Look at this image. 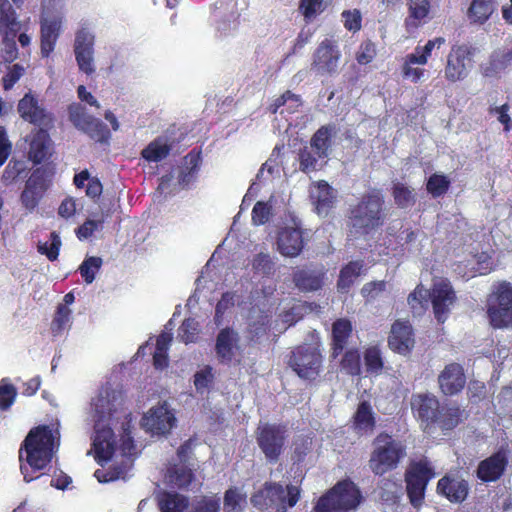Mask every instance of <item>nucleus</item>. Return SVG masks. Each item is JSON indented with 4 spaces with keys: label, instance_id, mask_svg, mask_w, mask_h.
I'll list each match as a JSON object with an SVG mask.
<instances>
[{
    "label": "nucleus",
    "instance_id": "f257e3e1",
    "mask_svg": "<svg viewBox=\"0 0 512 512\" xmlns=\"http://www.w3.org/2000/svg\"><path fill=\"white\" fill-rule=\"evenodd\" d=\"M387 220L384 195L373 188L364 193L349 210L348 224L354 236H367L381 229Z\"/></svg>",
    "mask_w": 512,
    "mask_h": 512
},
{
    "label": "nucleus",
    "instance_id": "f03ea898",
    "mask_svg": "<svg viewBox=\"0 0 512 512\" xmlns=\"http://www.w3.org/2000/svg\"><path fill=\"white\" fill-rule=\"evenodd\" d=\"M301 497V488L296 485H286L280 482L267 481L262 488L251 496L254 507L265 512H287L294 507Z\"/></svg>",
    "mask_w": 512,
    "mask_h": 512
},
{
    "label": "nucleus",
    "instance_id": "7ed1b4c3",
    "mask_svg": "<svg viewBox=\"0 0 512 512\" xmlns=\"http://www.w3.org/2000/svg\"><path fill=\"white\" fill-rule=\"evenodd\" d=\"M363 501L360 488L351 479H343L319 497L313 511L356 512Z\"/></svg>",
    "mask_w": 512,
    "mask_h": 512
},
{
    "label": "nucleus",
    "instance_id": "20e7f679",
    "mask_svg": "<svg viewBox=\"0 0 512 512\" xmlns=\"http://www.w3.org/2000/svg\"><path fill=\"white\" fill-rule=\"evenodd\" d=\"M54 441L53 431L48 425H39L32 428L21 445L20 460H22V453L25 451L29 466L34 470H43L52 460Z\"/></svg>",
    "mask_w": 512,
    "mask_h": 512
},
{
    "label": "nucleus",
    "instance_id": "39448f33",
    "mask_svg": "<svg viewBox=\"0 0 512 512\" xmlns=\"http://www.w3.org/2000/svg\"><path fill=\"white\" fill-rule=\"evenodd\" d=\"M375 444L369 459V467L375 475L382 476L396 469L406 455V447L389 434L380 433Z\"/></svg>",
    "mask_w": 512,
    "mask_h": 512
},
{
    "label": "nucleus",
    "instance_id": "423d86ee",
    "mask_svg": "<svg viewBox=\"0 0 512 512\" xmlns=\"http://www.w3.org/2000/svg\"><path fill=\"white\" fill-rule=\"evenodd\" d=\"M287 365L300 379L314 381L322 371L323 355L319 346L302 343L291 349Z\"/></svg>",
    "mask_w": 512,
    "mask_h": 512
},
{
    "label": "nucleus",
    "instance_id": "0eeeda50",
    "mask_svg": "<svg viewBox=\"0 0 512 512\" xmlns=\"http://www.w3.org/2000/svg\"><path fill=\"white\" fill-rule=\"evenodd\" d=\"M487 316L494 329L512 326V284L498 282L487 300Z\"/></svg>",
    "mask_w": 512,
    "mask_h": 512
},
{
    "label": "nucleus",
    "instance_id": "6e6552de",
    "mask_svg": "<svg viewBox=\"0 0 512 512\" xmlns=\"http://www.w3.org/2000/svg\"><path fill=\"white\" fill-rule=\"evenodd\" d=\"M288 429L285 424L260 423L255 430L256 443L270 464H275L285 450Z\"/></svg>",
    "mask_w": 512,
    "mask_h": 512
},
{
    "label": "nucleus",
    "instance_id": "1a4fd4ad",
    "mask_svg": "<svg viewBox=\"0 0 512 512\" xmlns=\"http://www.w3.org/2000/svg\"><path fill=\"white\" fill-rule=\"evenodd\" d=\"M434 476V468L426 458L410 463L405 472V483L409 502L414 508L423 505L428 483Z\"/></svg>",
    "mask_w": 512,
    "mask_h": 512
},
{
    "label": "nucleus",
    "instance_id": "9d476101",
    "mask_svg": "<svg viewBox=\"0 0 512 512\" xmlns=\"http://www.w3.org/2000/svg\"><path fill=\"white\" fill-rule=\"evenodd\" d=\"M69 120L79 130L99 143L109 140L111 133L106 124L100 119L89 115L81 104L74 103L68 107Z\"/></svg>",
    "mask_w": 512,
    "mask_h": 512
},
{
    "label": "nucleus",
    "instance_id": "9b49d317",
    "mask_svg": "<svg viewBox=\"0 0 512 512\" xmlns=\"http://www.w3.org/2000/svg\"><path fill=\"white\" fill-rule=\"evenodd\" d=\"M341 51L333 39L322 40L312 55L311 69L321 76H332L337 73L341 60Z\"/></svg>",
    "mask_w": 512,
    "mask_h": 512
},
{
    "label": "nucleus",
    "instance_id": "f8f14e48",
    "mask_svg": "<svg viewBox=\"0 0 512 512\" xmlns=\"http://www.w3.org/2000/svg\"><path fill=\"white\" fill-rule=\"evenodd\" d=\"M473 52L465 45H454L447 55V61L444 68L445 79L455 83L464 80L471 67Z\"/></svg>",
    "mask_w": 512,
    "mask_h": 512
},
{
    "label": "nucleus",
    "instance_id": "ddd939ff",
    "mask_svg": "<svg viewBox=\"0 0 512 512\" xmlns=\"http://www.w3.org/2000/svg\"><path fill=\"white\" fill-rule=\"evenodd\" d=\"M122 404L123 395L121 391L115 390L111 386L102 387L98 395L92 400L95 424L109 425L110 420Z\"/></svg>",
    "mask_w": 512,
    "mask_h": 512
},
{
    "label": "nucleus",
    "instance_id": "4468645a",
    "mask_svg": "<svg viewBox=\"0 0 512 512\" xmlns=\"http://www.w3.org/2000/svg\"><path fill=\"white\" fill-rule=\"evenodd\" d=\"M431 304L434 316L438 323L443 324L456 303L457 296L451 282L442 278L434 282L430 291Z\"/></svg>",
    "mask_w": 512,
    "mask_h": 512
},
{
    "label": "nucleus",
    "instance_id": "2eb2a0df",
    "mask_svg": "<svg viewBox=\"0 0 512 512\" xmlns=\"http://www.w3.org/2000/svg\"><path fill=\"white\" fill-rule=\"evenodd\" d=\"M17 111L20 117L38 128H53L54 115L39 104L36 95L26 93L17 104Z\"/></svg>",
    "mask_w": 512,
    "mask_h": 512
},
{
    "label": "nucleus",
    "instance_id": "dca6fc26",
    "mask_svg": "<svg viewBox=\"0 0 512 512\" xmlns=\"http://www.w3.org/2000/svg\"><path fill=\"white\" fill-rule=\"evenodd\" d=\"M51 128H34L25 141L28 143V158L35 164H42L53 156L55 152L54 142L50 137Z\"/></svg>",
    "mask_w": 512,
    "mask_h": 512
},
{
    "label": "nucleus",
    "instance_id": "f3484780",
    "mask_svg": "<svg viewBox=\"0 0 512 512\" xmlns=\"http://www.w3.org/2000/svg\"><path fill=\"white\" fill-rule=\"evenodd\" d=\"M466 383L467 377L464 367L457 362L446 364L437 377L439 391L446 397H453L462 393Z\"/></svg>",
    "mask_w": 512,
    "mask_h": 512
},
{
    "label": "nucleus",
    "instance_id": "a211bd4d",
    "mask_svg": "<svg viewBox=\"0 0 512 512\" xmlns=\"http://www.w3.org/2000/svg\"><path fill=\"white\" fill-rule=\"evenodd\" d=\"M94 35L86 28L77 31L74 42V53L79 70L87 75L95 72L94 67Z\"/></svg>",
    "mask_w": 512,
    "mask_h": 512
},
{
    "label": "nucleus",
    "instance_id": "6ab92c4d",
    "mask_svg": "<svg viewBox=\"0 0 512 512\" xmlns=\"http://www.w3.org/2000/svg\"><path fill=\"white\" fill-rule=\"evenodd\" d=\"M440 405L439 399L432 393L416 394L411 399V409L425 430L435 427Z\"/></svg>",
    "mask_w": 512,
    "mask_h": 512
},
{
    "label": "nucleus",
    "instance_id": "aec40b11",
    "mask_svg": "<svg viewBox=\"0 0 512 512\" xmlns=\"http://www.w3.org/2000/svg\"><path fill=\"white\" fill-rule=\"evenodd\" d=\"M436 492L450 503H463L470 492L469 482L456 474H445L437 482Z\"/></svg>",
    "mask_w": 512,
    "mask_h": 512
},
{
    "label": "nucleus",
    "instance_id": "412c9836",
    "mask_svg": "<svg viewBox=\"0 0 512 512\" xmlns=\"http://www.w3.org/2000/svg\"><path fill=\"white\" fill-rule=\"evenodd\" d=\"M48 186L45 171L42 168H36L33 170L20 195L22 205L27 210L33 211L43 198Z\"/></svg>",
    "mask_w": 512,
    "mask_h": 512
},
{
    "label": "nucleus",
    "instance_id": "4be33fe9",
    "mask_svg": "<svg viewBox=\"0 0 512 512\" xmlns=\"http://www.w3.org/2000/svg\"><path fill=\"white\" fill-rule=\"evenodd\" d=\"M142 421L147 431L157 435H165L175 426L176 418L167 405L162 404L152 407L143 416Z\"/></svg>",
    "mask_w": 512,
    "mask_h": 512
},
{
    "label": "nucleus",
    "instance_id": "5701e85b",
    "mask_svg": "<svg viewBox=\"0 0 512 512\" xmlns=\"http://www.w3.org/2000/svg\"><path fill=\"white\" fill-rule=\"evenodd\" d=\"M95 435L93 438V449L95 452V460L98 464L111 460L115 453L116 442L115 435L110 425L94 424Z\"/></svg>",
    "mask_w": 512,
    "mask_h": 512
},
{
    "label": "nucleus",
    "instance_id": "b1692460",
    "mask_svg": "<svg viewBox=\"0 0 512 512\" xmlns=\"http://www.w3.org/2000/svg\"><path fill=\"white\" fill-rule=\"evenodd\" d=\"M508 458L503 451H497L481 460L476 469V477L484 483L496 482L504 474Z\"/></svg>",
    "mask_w": 512,
    "mask_h": 512
},
{
    "label": "nucleus",
    "instance_id": "393cba45",
    "mask_svg": "<svg viewBox=\"0 0 512 512\" xmlns=\"http://www.w3.org/2000/svg\"><path fill=\"white\" fill-rule=\"evenodd\" d=\"M414 333L411 324L407 321L396 320L391 327L388 337L390 349L399 354L406 355L414 347Z\"/></svg>",
    "mask_w": 512,
    "mask_h": 512
},
{
    "label": "nucleus",
    "instance_id": "a878e982",
    "mask_svg": "<svg viewBox=\"0 0 512 512\" xmlns=\"http://www.w3.org/2000/svg\"><path fill=\"white\" fill-rule=\"evenodd\" d=\"M63 17L61 15L52 18H40V51L44 58L54 51L61 34Z\"/></svg>",
    "mask_w": 512,
    "mask_h": 512
},
{
    "label": "nucleus",
    "instance_id": "bb28decb",
    "mask_svg": "<svg viewBox=\"0 0 512 512\" xmlns=\"http://www.w3.org/2000/svg\"><path fill=\"white\" fill-rule=\"evenodd\" d=\"M277 249L285 257H296L304 248L303 231L298 227L281 228L277 236Z\"/></svg>",
    "mask_w": 512,
    "mask_h": 512
},
{
    "label": "nucleus",
    "instance_id": "cd10ccee",
    "mask_svg": "<svg viewBox=\"0 0 512 512\" xmlns=\"http://www.w3.org/2000/svg\"><path fill=\"white\" fill-rule=\"evenodd\" d=\"M353 332V326L350 320L339 318L332 324L331 333V357L338 358L348 344V340Z\"/></svg>",
    "mask_w": 512,
    "mask_h": 512
},
{
    "label": "nucleus",
    "instance_id": "c85d7f7f",
    "mask_svg": "<svg viewBox=\"0 0 512 512\" xmlns=\"http://www.w3.org/2000/svg\"><path fill=\"white\" fill-rule=\"evenodd\" d=\"M467 418V413L456 403H444L440 405L435 427L442 431H450L456 428Z\"/></svg>",
    "mask_w": 512,
    "mask_h": 512
},
{
    "label": "nucleus",
    "instance_id": "c756f323",
    "mask_svg": "<svg viewBox=\"0 0 512 512\" xmlns=\"http://www.w3.org/2000/svg\"><path fill=\"white\" fill-rule=\"evenodd\" d=\"M431 4L429 0H409L408 16L404 25L408 32L418 29L426 23L429 16Z\"/></svg>",
    "mask_w": 512,
    "mask_h": 512
},
{
    "label": "nucleus",
    "instance_id": "7c9ffc66",
    "mask_svg": "<svg viewBox=\"0 0 512 512\" xmlns=\"http://www.w3.org/2000/svg\"><path fill=\"white\" fill-rule=\"evenodd\" d=\"M237 342L238 335L233 329L227 327L219 331L215 351L220 362L230 363L232 361Z\"/></svg>",
    "mask_w": 512,
    "mask_h": 512
},
{
    "label": "nucleus",
    "instance_id": "2f4dec72",
    "mask_svg": "<svg viewBox=\"0 0 512 512\" xmlns=\"http://www.w3.org/2000/svg\"><path fill=\"white\" fill-rule=\"evenodd\" d=\"M324 276L323 271L298 269L293 273V282L300 291L312 292L322 288Z\"/></svg>",
    "mask_w": 512,
    "mask_h": 512
},
{
    "label": "nucleus",
    "instance_id": "473e14b6",
    "mask_svg": "<svg viewBox=\"0 0 512 512\" xmlns=\"http://www.w3.org/2000/svg\"><path fill=\"white\" fill-rule=\"evenodd\" d=\"M375 426L376 420L370 403L367 401L360 402L353 415L354 430L360 434H368L373 432Z\"/></svg>",
    "mask_w": 512,
    "mask_h": 512
},
{
    "label": "nucleus",
    "instance_id": "72a5a7b5",
    "mask_svg": "<svg viewBox=\"0 0 512 512\" xmlns=\"http://www.w3.org/2000/svg\"><path fill=\"white\" fill-rule=\"evenodd\" d=\"M157 505L160 512H185L189 499L177 492L163 491L157 496Z\"/></svg>",
    "mask_w": 512,
    "mask_h": 512
},
{
    "label": "nucleus",
    "instance_id": "f704fd0d",
    "mask_svg": "<svg viewBox=\"0 0 512 512\" xmlns=\"http://www.w3.org/2000/svg\"><path fill=\"white\" fill-rule=\"evenodd\" d=\"M364 267L362 260L350 261L344 265L339 273L337 289L341 293H347L356 279L361 275Z\"/></svg>",
    "mask_w": 512,
    "mask_h": 512
},
{
    "label": "nucleus",
    "instance_id": "c9c22d12",
    "mask_svg": "<svg viewBox=\"0 0 512 512\" xmlns=\"http://www.w3.org/2000/svg\"><path fill=\"white\" fill-rule=\"evenodd\" d=\"M302 104L303 102L300 95L295 94L290 90H286L270 103L268 111L271 114H276L281 107L286 106L285 111L289 114H293L299 110Z\"/></svg>",
    "mask_w": 512,
    "mask_h": 512
},
{
    "label": "nucleus",
    "instance_id": "e433bc0d",
    "mask_svg": "<svg viewBox=\"0 0 512 512\" xmlns=\"http://www.w3.org/2000/svg\"><path fill=\"white\" fill-rule=\"evenodd\" d=\"M332 128L329 125L321 126L310 139V148L316 151L318 156L325 159L331 147Z\"/></svg>",
    "mask_w": 512,
    "mask_h": 512
},
{
    "label": "nucleus",
    "instance_id": "4c0bfd02",
    "mask_svg": "<svg viewBox=\"0 0 512 512\" xmlns=\"http://www.w3.org/2000/svg\"><path fill=\"white\" fill-rule=\"evenodd\" d=\"M171 149L170 144H167L163 138L158 137L141 151V156L148 162H160L168 157Z\"/></svg>",
    "mask_w": 512,
    "mask_h": 512
},
{
    "label": "nucleus",
    "instance_id": "58836bf2",
    "mask_svg": "<svg viewBox=\"0 0 512 512\" xmlns=\"http://www.w3.org/2000/svg\"><path fill=\"white\" fill-rule=\"evenodd\" d=\"M494 11L492 0H472L467 16L472 23L484 24Z\"/></svg>",
    "mask_w": 512,
    "mask_h": 512
},
{
    "label": "nucleus",
    "instance_id": "ea45409f",
    "mask_svg": "<svg viewBox=\"0 0 512 512\" xmlns=\"http://www.w3.org/2000/svg\"><path fill=\"white\" fill-rule=\"evenodd\" d=\"M340 369L345 374L355 377L362 373L361 354L358 348L353 347L342 353Z\"/></svg>",
    "mask_w": 512,
    "mask_h": 512
},
{
    "label": "nucleus",
    "instance_id": "a19ab883",
    "mask_svg": "<svg viewBox=\"0 0 512 512\" xmlns=\"http://www.w3.org/2000/svg\"><path fill=\"white\" fill-rule=\"evenodd\" d=\"M365 370L368 376H378L384 368L381 350L378 346H369L363 353Z\"/></svg>",
    "mask_w": 512,
    "mask_h": 512
},
{
    "label": "nucleus",
    "instance_id": "79ce46f5",
    "mask_svg": "<svg viewBox=\"0 0 512 512\" xmlns=\"http://www.w3.org/2000/svg\"><path fill=\"white\" fill-rule=\"evenodd\" d=\"M445 43V38L436 37L434 39L428 40L424 46H417L415 48L414 53L407 55L408 64H419L425 65L428 61V58L431 56V53L435 47H441Z\"/></svg>",
    "mask_w": 512,
    "mask_h": 512
},
{
    "label": "nucleus",
    "instance_id": "37998d69",
    "mask_svg": "<svg viewBox=\"0 0 512 512\" xmlns=\"http://www.w3.org/2000/svg\"><path fill=\"white\" fill-rule=\"evenodd\" d=\"M512 63V49L506 52H493L488 64L483 68V75L493 77L505 70Z\"/></svg>",
    "mask_w": 512,
    "mask_h": 512
},
{
    "label": "nucleus",
    "instance_id": "c03bdc74",
    "mask_svg": "<svg viewBox=\"0 0 512 512\" xmlns=\"http://www.w3.org/2000/svg\"><path fill=\"white\" fill-rule=\"evenodd\" d=\"M322 157L316 154V151L309 146H304L299 150L298 161L302 172L308 174L321 168Z\"/></svg>",
    "mask_w": 512,
    "mask_h": 512
},
{
    "label": "nucleus",
    "instance_id": "a18cd8bd",
    "mask_svg": "<svg viewBox=\"0 0 512 512\" xmlns=\"http://www.w3.org/2000/svg\"><path fill=\"white\" fill-rule=\"evenodd\" d=\"M201 162V152L196 149H192L184 157V168L179 175V182L182 184L189 183L190 178L199 170Z\"/></svg>",
    "mask_w": 512,
    "mask_h": 512
},
{
    "label": "nucleus",
    "instance_id": "49530a36",
    "mask_svg": "<svg viewBox=\"0 0 512 512\" xmlns=\"http://www.w3.org/2000/svg\"><path fill=\"white\" fill-rule=\"evenodd\" d=\"M246 498V495L237 487L228 488L224 493V512H242Z\"/></svg>",
    "mask_w": 512,
    "mask_h": 512
},
{
    "label": "nucleus",
    "instance_id": "de8ad7c7",
    "mask_svg": "<svg viewBox=\"0 0 512 512\" xmlns=\"http://www.w3.org/2000/svg\"><path fill=\"white\" fill-rule=\"evenodd\" d=\"M392 197L397 207L401 209L413 206L416 202L413 190L403 183H396L393 185Z\"/></svg>",
    "mask_w": 512,
    "mask_h": 512
},
{
    "label": "nucleus",
    "instance_id": "09e8293b",
    "mask_svg": "<svg viewBox=\"0 0 512 512\" xmlns=\"http://www.w3.org/2000/svg\"><path fill=\"white\" fill-rule=\"evenodd\" d=\"M27 170L25 161L12 158L2 172L1 181L4 185L16 182Z\"/></svg>",
    "mask_w": 512,
    "mask_h": 512
},
{
    "label": "nucleus",
    "instance_id": "8fccbe9b",
    "mask_svg": "<svg viewBox=\"0 0 512 512\" xmlns=\"http://www.w3.org/2000/svg\"><path fill=\"white\" fill-rule=\"evenodd\" d=\"M328 4L325 0H300L299 11L306 23L313 21L319 14L323 13Z\"/></svg>",
    "mask_w": 512,
    "mask_h": 512
},
{
    "label": "nucleus",
    "instance_id": "3c124183",
    "mask_svg": "<svg viewBox=\"0 0 512 512\" xmlns=\"http://www.w3.org/2000/svg\"><path fill=\"white\" fill-rule=\"evenodd\" d=\"M450 180L446 175L434 173L432 174L426 183V190L433 198H438L450 188Z\"/></svg>",
    "mask_w": 512,
    "mask_h": 512
},
{
    "label": "nucleus",
    "instance_id": "603ef678",
    "mask_svg": "<svg viewBox=\"0 0 512 512\" xmlns=\"http://www.w3.org/2000/svg\"><path fill=\"white\" fill-rule=\"evenodd\" d=\"M377 56V46L371 39L363 40L356 53L355 60L359 65H368L373 62Z\"/></svg>",
    "mask_w": 512,
    "mask_h": 512
},
{
    "label": "nucleus",
    "instance_id": "864d4df0",
    "mask_svg": "<svg viewBox=\"0 0 512 512\" xmlns=\"http://www.w3.org/2000/svg\"><path fill=\"white\" fill-rule=\"evenodd\" d=\"M102 259L97 256H90L84 259L79 266V272L87 284H91L96 276V273L102 266Z\"/></svg>",
    "mask_w": 512,
    "mask_h": 512
},
{
    "label": "nucleus",
    "instance_id": "5fc2aeb1",
    "mask_svg": "<svg viewBox=\"0 0 512 512\" xmlns=\"http://www.w3.org/2000/svg\"><path fill=\"white\" fill-rule=\"evenodd\" d=\"M334 203L331 187L325 181L318 183V196L316 200V209L318 213H327Z\"/></svg>",
    "mask_w": 512,
    "mask_h": 512
},
{
    "label": "nucleus",
    "instance_id": "6e6d98bb",
    "mask_svg": "<svg viewBox=\"0 0 512 512\" xmlns=\"http://www.w3.org/2000/svg\"><path fill=\"white\" fill-rule=\"evenodd\" d=\"M198 334L199 323L194 318H186L178 330V337L185 344L195 343Z\"/></svg>",
    "mask_w": 512,
    "mask_h": 512
},
{
    "label": "nucleus",
    "instance_id": "4d7b16f0",
    "mask_svg": "<svg viewBox=\"0 0 512 512\" xmlns=\"http://www.w3.org/2000/svg\"><path fill=\"white\" fill-rule=\"evenodd\" d=\"M71 310L64 304H59L51 322V332L54 336L62 334L70 321Z\"/></svg>",
    "mask_w": 512,
    "mask_h": 512
},
{
    "label": "nucleus",
    "instance_id": "13d9d810",
    "mask_svg": "<svg viewBox=\"0 0 512 512\" xmlns=\"http://www.w3.org/2000/svg\"><path fill=\"white\" fill-rule=\"evenodd\" d=\"M221 507V499L217 495L201 496L195 500L189 512H219Z\"/></svg>",
    "mask_w": 512,
    "mask_h": 512
},
{
    "label": "nucleus",
    "instance_id": "bf43d9fd",
    "mask_svg": "<svg viewBox=\"0 0 512 512\" xmlns=\"http://www.w3.org/2000/svg\"><path fill=\"white\" fill-rule=\"evenodd\" d=\"M17 25V13L9 0H0V30H12Z\"/></svg>",
    "mask_w": 512,
    "mask_h": 512
},
{
    "label": "nucleus",
    "instance_id": "052dcab7",
    "mask_svg": "<svg viewBox=\"0 0 512 512\" xmlns=\"http://www.w3.org/2000/svg\"><path fill=\"white\" fill-rule=\"evenodd\" d=\"M50 244H39L37 250L40 254L45 255L51 262L56 261L59 256L60 248L62 245L61 238L56 231L50 233Z\"/></svg>",
    "mask_w": 512,
    "mask_h": 512
},
{
    "label": "nucleus",
    "instance_id": "680f3d73",
    "mask_svg": "<svg viewBox=\"0 0 512 512\" xmlns=\"http://www.w3.org/2000/svg\"><path fill=\"white\" fill-rule=\"evenodd\" d=\"M269 254L259 253L252 260V268L263 276H270L274 273L275 267Z\"/></svg>",
    "mask_w": 512,
    "mask_h": 512
},
{
    "label": "nucleus",
    "instance_id": "e2e57ef3",
    "mask_svg": "<svg viewBox=\"0 0 512 512\" xmlns=\"http://www.w3.org/2000/svg\"><path fill=\"white\" fill-rule=\"evenodd\" d=\"M214 13L215 17L219 18H237L239 16V11L236 0H218L215 3Z\"/></svg>",
    "mask_w": 512,
    "mask_h": 512
},
{
    "label": "nucleus",
    "instance_id": "0e129e2a",
    "mask_svg": "<svg viewBox=\"0 0 512 512\" xmlns=\"http://www.w3.org/2000/svg\"><path fill=\"white\" fill-rule=\"evenodd\" d=\"M341 17L343 19L344 27L353 33H356L362 28V15L360 10H344L341 13Z\"/></svg>",
    "mask_w": 512,
    "mask_h": 512
},
{
    "label": "nucleus",
    "instance_id": "69168bd1",
    "mask_svg": "<svg viewBox=\"0 0 512 512\" xmlns=\"http://www.w3.org/2000/svg\"><path fill=\"white\" fill-rule=\"evenodd\" d=\"M235 292H224L215 307V322L220 324L225 312L235 305Z\"/></svg>",
    "mask_w": 512,
    "mask_h": 512
},
{
    "label": "nucleus",
    "instance_id": "338daca9",
    "mask_svg": "<svg viewBox=\"0 0 512 512\" xmlns=\"http://www.w3.org/2000/svg\"><path fill=\"white\" fill-rule=\"evenodd\" d=\"M24 73L25 68L21 64L16 63L10 66L6 74L2 77L3 89L5 91L11 90Z\"/></svg>",
    "mask_w": 512,
    "mask_h": 512
},
{
    "label": "nucleus",
    "instance_id": "774afa93",
    "mask_svg": "<svg viewBox=\"0 0 512 512\" xmlns=\"http://www.w3.org/2000/svg\"><path fill=\"white\" fill-rule=\"evenodd\" d=\"M270 215L271 207L263 201H258L252 209V222L254 225H263L269 221Z\"/></svg>",
    "mask_w": 512,
    "mask_h": 512
}]
</instances>
